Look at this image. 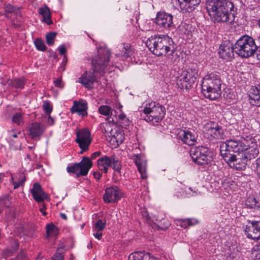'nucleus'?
I'll list each match as a JSON object with an SVG mask.
<instances>
[{
	"label": "nucleus",
	"mask_w": 260,
	"mask_h": 260,
	"mask_svg": "<svg viewBox=\"0 0 260 260\" xmlns=\"http://www.w3.org/2000/svg\"><path fill=\"white\" fill-rule=\"evenodd\" d=\"M46 206L44 204H42L40 205V211L42 213V214L44 216L46 215L47 213L45 212Z\"/></svg>",
	"instance_id": "52"
},
{
	"label": "nucleus",
	"mask_w": 260,
	"mask_h": 260,
	"mask_svg": "<svg viewBox=\"0 0 260 260\" xmlns=\"http://www.w3.org/2000/svg\"><path fill=\"white\" fill-rule=\"evenodd\" d=\"M101 154V152L100 151H96V152H95L94 153H93L92 154H91V158L92 159H94L97 156H100Z\"/></svg>",
	"instance_id": "58"
},
{
	"label": "nucleus",
	"mask_w": 260,
	"mask_h": 260,
	"mask_svg": "<svg viewBox=\"0 0 260 260\" xmlns=\"http://www.w3.org/2000/svg\"><path fill=\"white\" fill-rule=\"evenodd\" d=\"M77 138L76 142L78 144L81 150L80 154L89 149V145L91 142V138L89 131L87 129L78 131L76 133Z\"/></svg>",
	"instance_id": "13"
},
{
	"label": "nucleus",
	"mask_w": 260,
	"mask_h": 260,
	"mask_svg": "<svg viewBox=\"0 0 260 260\" xmlns=\"http://www.w3.org/2000/svg\"><path fill=\"white\" fill-rule=\"evenodd\" d=\"M43 108L44 112L47 114L49 115L50 114V113L51 112L52 110V108L51 106L50 105V103L47 101H45L43 103Z\"/></svg>",
	"instance_id": "45"
},
{
	"label": "nucleus",
	"mask_w": 260,
	"mask_h": 260,
	"mask_svg": "<svg viewBox=\"0 0 260 260\" xmlns=\"http://www.w3.org/2000/svg\"><path fill=\"white\" fill-rule=\"evenodd\" d=\"M39 13L43 17L44 22L49 25L52 24L50 11L47 6L40 8Z\"/></svg>",
	"instance_id": "30"
},
{
	"label": "nucleus",
	"mask_w": 260,
	"mask_h": 260,
	"mask_svg": "<svg viewBox=\"0 0 260 260\" xmlns=\"http://www.w3.org/2000/svg\"><path fill=\"white\" fill-rule=\"evenodd\" d=\"M31 192L34 199L38 203L43 202L44 200L48 199V194L43 191L41 186L38 183L34 184Z\"/></svg>",
	"instance_id": "22"
},
{
	"label": "nucleus",
	"mask_w": 260,
	"mask_h": 260,
	"mask_svg": "<svg viewBox=\"0 0 260 260\" xmlns=\"http://www.w3.org/2000/svg\"><path fill=\"white\" fill-rule=\"evenodd\" d=\"M257 46L251 37L244 35L235 43V52L242 58H249L254 55Z\"/></svg>",
	"instance_id": "5"
},
{
	"label": "nucleus",
	"mask_w": 260,
	"mask_h": 260,
	"mask_svg": "<svg viewBox=\"0 0 260 260\" xmlns=\"http://www.w3.org/2000/svg\"><path fill=\"white\" fill-rule=\"evenodd\" d=\"M233 4L226 0H207L206 9L214 22L231 23L234 20L231 11Z\"/></svg>",
	"instance_id": "2"
},
{
	"label": "nucleus",
	"mask_w": 260,
	"mask_h": 260,
	"mask_svg": "<svg viewBox=\"0 0 260 260\" xmlns=\"http://www.w3.org/2000/svg\"><path fill=\"white\" fill-rule=\"evenodd\" d=\"M34 44L36 48L40 51H44L46 50V47L44 43V42L40 39H37L35 42Z\"/></svg>",
	"instance_id": "40"
},
{
	"label": "nucleus",
	"mask_w": 260,
	"mask_h": 260,
	"mask_svg": "<svg viewBox=\"0 0 260 260\" xmlns=\"http://www.w3.org/2000/svg\"><path fill=\"white\" fill-rule=\"evenodd\" d=\"M204 132L215 139H223L225 137L224 129L218 123L210 121L207 122L204 127Z\"/></svg>",
	"instance_id": "12"
},
{
	"label": "nucleus",
	"mask_w": 260,
	"mask_h": 260,
	"mask_svg": "<svg viewBox=\"0 0 260 260\" xmlns=\"http://www.w3.org/2000/svg\"><path fill=\"white\" fill-rule=\"evenodd\" d=\"M99 112L104 116H113V111L111 107L108 105H101L98 108Z\"/></svg>",
	"instance_id": "36"
},
{
	"label": "nucleus",
	"mask_w": 260,
	"mask_h": 260,
	"mask_svg": "<svg viewBox=\"0 0 260 260\" xmlns=\"http://www.w3.org/2000/svg\"><path fill=\"white\" fill-rule=\"evenodd\" d=\"M60 249H58L57 252L54 254V256L52 257L51 260H63L64 256L62 253L59 252Z\"/></svg>",
	"instance_id": "46"
},
{
	"label": "nucleus",
	"mask_w": 260,
	"mask_h": 260,
	"mask_svg": "<svg viewBox=\"0 0 260 260\" xmlns=\"http://www.w3.org/2000/svg\"><path fill=\"white\" fill-rule=\"evenodd\" d=\"M255 53L257 59L260 61V46H257V49H256Z\"/></svg>",
	"instance_id": "57"
},
{
	"label": "nucleus",
	"mask_w": 260,
	"mask_h": 260,
	"mask_svg": "<svg viewBox=\"0 0 260 260\" xmlns=\"http://www.w3.org/2000/svg\"><path fill=\"white\" fill-rule=\"evenodd\" d=\"M46 232L48 236H56L58 234V229L53 224H49L46 225Z\"/></svg>",
	"instance_id": "39"
},
{
	"label": "nucleus",
	"mask_w": 260,
	"mask_h": 260,
	"mask_svg": "<svg viewBox=\"0 0 260 260\" xmlns=\"http://www.w3.org/2000/svg\"><path fill=\"white\" fill-rule=\"evenodd\" d=\"M186 191L187 193L191 196H197L200 193L197 189H193L190 187L187 190H186Z\"/></svg>",
	"instance_id": "48"
},
{
	"label": "nucleus",
	"mask_w": 260,
	"mask_h": 260,
	"mask_svg": "<svg viewBox=\"0 0 260 260\" xmlns=\"http://www.w3.org/2000/svg\"><path fill=\"white\" fill-rule=\"evenodd\" d=\"M250 103L255 106H260V84L250 89L249 94Z\"/></svg>",
	"instance_id": "27"
},
{
	"label": "nucleus",
	"mask_w": 260,
	"mask_h": 260,
	"mask_svg": "<svg viewBox=\"0 0 260 260\" xmlns=\"http://www.w3.org/2000/svg\"><path fill=\"white\" fill-rule=\"evenodd\" d=\"M165 114L166 109L163 106L155 102H151L146 105L141 117L145 121L154 124L161 120Z\"/></svg>",
	"instance_id": "6"
},
{
	"label": "nucleus",
	"mask_w": 260,
	"mask_h": 260,
	"mask_svg": "<svg viewBox=\"0 0 260 260\" xmlns=\"http://www.w3.org/2000/svg\"><path fill=\"white\" fill-rule=\"evenodd\" d=\"M122 196V191L117 186H112L106 188L103 200L106 203H114L119 201Z\"/></svg>",
	"instance_id": "15"
},
{
	"label": "nucleus",
	"mask_w": 260,
	"mask_h": 260,
	"mask_svg": "<svg viewBox=\"0 0 260 260\" xmlns=\"http://www.w3.org/2000/svg\"><path fill=\"white\" fill-rule=\"evenodd\" d=\"M45 131V127L43 124L35 122L31 124L28 129V135L33 139H39Z\"/></svg>",
	"instance_id": "23"
},
{
	"label": "nucleus",
	"mask_w": 260,
	"mask_h": 260,
	"mask_svg": "<svg viewBox=\"0 0 260 260\" xmlns=\"http://www.w3.org/2000/svg\"><path fill=\"white\" fill-rule=\"evenodd\" d=\"M128 260H158L149 252L136 251L130 254Z\"/></svg>",
	"instance_id": "25"
},
{
	"label": "nucleus",
	"mask_w": 260,
	"mask_h": 260,
	"mask_svg": "<svg viewBox=\"0 0 260 260\" xmlns=\"http://www.w3.org/2000/svg\"><path fill=\"white\" fill-rule=\"evenodd\" d=\"M93 71H86L78 78V82L88 89L93 87L94 83L96 82V78Z\"/></svg>",
	"instance_id": "21"
},
{
	"label": "nucleus",
	"mask_w": 260,
	"mask_h": 260,
	"mask_svg": "<svg viewBox=\"0 0 260 260\" xmlns=\"http://www.w3.org/2000/svg\"><path fill=\"white\" fill-rule=\"evenodd\" d=\"M47 123L49 125H52L54 123V120L50 116V114L48 115V118L47 120Z\"/></svg>",
	"instance_id": "56"
},
{
	"label": "nucleus",
	"mask_w": 260,
	"mask_h": 260,
	"mask_svg": "<svg viewBox=\"0 0 260 260\" xmlns=\"http://www.w3.org/2000/svg\"><path fill=\"white\" fill-rule=\"evenodd\" d=\"M258 177L260 179V169L256 170Z\"/></svg>",
	"instance_id": "62"
},
{
	"label": "nucleus",
	"mask_w": 260,
	"mask_h": 260,
	"mask_svg": "<svg viewBox=\"0 0 260 260\" xmlns=\"http://www.w3.org/2000/svg\"><path fill=\"white\" fill-rule=\"evenodd\" d=\"M245 205L249 208L260 211L259 201L254 196H250L247 198L245 201Z\"/></svg>",
	"instance_id": "29"
},
{
	"label": "nucleus",
	"mask_w": 260,
	"mask_h": 260,
	"mask_svg": "<svg viewBox=\"0 0 260 260\" xmlns=\"http://www.w3.org/2000/svg\"><path fill=\"white\" fill-rule=\"evenodd\" d=\"M60 217H61V218L64 219V220H67V215L64 214V213H61L60 214Z\"/></svg>",
	"instance_id": "60"
},
{
	"label": "nucleus",
	"mask_w": 260,
	"mask_h": 260,
	"mask_svg": "<svg viewBox=\"0 0 260 260\" xmlns=\"http://www.w3.org/2000/svg\"><path fill=\"white\" fill-rule=\"evenodd\" d=\"M54 85L56 87H61V80L60 79H57L54 82Z\"/></svg>",
	"instance_id": "54"
},
{
	"label": "nucleus",
	"mask_w": 260,
	"mask_h": 260,
	"mask_svg": "<svg viewBox=\"0 0 260 260\" xmlns=\"http://www.w3.org/2000/svg\"><path fill=\"white\" fill-rule=\"evenodd\" d=\"M208 148L201 146L192 148L190 150V155L194 162L198 165H209L212 160V157L209 155Z\"/></svg>",
	"instance_id": "10"
},
{
	"label": "nucleus",
	"mask_w": 260,
	"mask_h": 260,
	"mask_svg": "<svg viewBox=\"0 0 260 260\" xmlns=\"http://www.w3.org/2000/svg\"><path fill=\"white\" fill-rule=\"evenodd\" d=\"M92 166V163L89 158L83 157L79 163L68 167L67 171L70 173L76 175L77 177L86 176Z\"/></svg>",
	"instance_id": "11"
},
{
	"label": "nucleus",
	"mask_w": 260,
	"mask_h": 260,
	"mask_svg": "<svg viewBox=\"0 0 260 260\" xmlns=\"http://www.w3.org/2000/svg\"><path fill=\"white\" fill-rule=\"evenodd\" d=\"M17 260H27V256L25 251H20L17 255Z\"/></svg>",
	"instance_id": "47"
},
{
	"label": "nucleus",
	"mask_w": 260,
	"mask_h": 260,
	"mask_svg": "<svg viewBox=\"0 0 260 260\" xmlns=\"http://www.w3.org/2000/svg\"><path fill=\"white\" fill-rule=\"evenodd\" d=\"M189 27V26L188 24H186L185 23L182 24L180 26V30L184 34H188V31L187 30V29Z\"/></svg>",
	"instance_id": "49"
},
{
	"label": "nucleus",
	"mask_w": 260,
	"mask_h": 260,
	"mask_svg": "<svg viewBox=\"0 0 260 260\" xmlns=\"http://www.w3.org/2000/svg\"><path fill=\"white\" fill-rule=\"evenodd\" d=\"M5 10L7 14L14 13L17 15L20 13L19 9L13 7L10 4L7 5L5 7Z\"/></svg>",
	"instance_id": "44"
},
{
	"label": "nucleus",
	"mask_w": 260,
	"mask_h": 260,
	"mask_svg": "<svg viewBox=\"0 0 260 260\" xmlns=\"http://www.w3.org/2000/svg\"><path fill=\"white\" fill-rule=\"evenodd\" d=\"M200 2L201 0H172L175 7L183 13L192 11Z\"/></svg>",
	"instance_id": "17"
},
{
	"label": "nucleus",
	"mask_w": 260,
	"mask_h": 260,
	"mask_svg": "<svg viewBox=\"0 0 260 260\" xmlns=\"http://www.w3.org/2000/svg\"><path fill=\"white\" fill-rule=\"evenodd\" d=\"M110 52L106 48H100L97 55L92 58V67L94 72L101 75L104 74L105 69L109 64Z\"/></svg>",
	"instance_id": "8"
},
{
	"label": "nucleus",
	"mask_w": 260,
	"mask_h": 260,
	"mask_svg": "<svg viewBox=\"0 0 260 260\" xmlns=\"http://www.w3.org/2000/svg\"><path fill=\"white\" fill-rule=\"evenodd\" d=\"M8 84L9 86L13 87L23 88L25 84V81L22 79H16L14 80L10 81L8 82Z\"/></svg>",
	"instance_id": "37"
},
{
	"label": "nucleus",
	"mask_w": 260,
	"mask_h": 260,
	"mask_svg": "<svg viewBox=\"0 0 260 260\" xmlns=\"http://www.w3.org/2000/svg\"><path fill=\"white\" fill-rule=\"evenodd\" d=\"M235 51V44L233 45L229 41L222 43L219 47V54L221 58L230 61L233 58Z\"/></svg>",
	"instance_id": "18"
},
{
	"label": "nucleus",
	"mask_w": 260,
	"mask_h": 260,
	"mask_svg": "<svg viewBox=\"0 0 260 260\" xmlns=\"http://www.w3.org/2000/svg\"><path fill=\"white\" fill-rule=\"evenodd\" d=\"M220 148L221 155L230 167L239 170L245 168L248 159L254 158L259 153L256 139L250 135L227 140Z\"/></svg>",
	"instance_id": "1"
},
{
	"label": "nucleus",
	"mask_w": 260,
	"mask_h": 260,
	"mask_svg": "<svg viewBox=\"0 0 260 260\" xmlns=\"http://www.w3.org/2000/svg\"><path fill=\"white\" fill-rule=\"evenodd\" d=\"M245 234L249 239L255 241L260 240V221L250 222L245 227Z\"/></svg>",
	"instance_id": "16"
},
{
	"label": "nucleus",
	"mask_w": 260,
	"mask_h": 260,
	"mask_svg": "<svg viewBox=\"0 0 260 260\" xmlns=\"http://www.w3.org/2000/svg\"><path fill=\"white\" fill-rule=\"evenodd\" d=\"M0 204L1 206L9 207L10 205V196L5 195L0 197Z\"/></svg>",
	"instance_id": "42"
},
{
	"label": "nucleus",
	"mask_w": 260,
	"mask_h": 260,
	"mask_svg": "<svg viewBox=\"0 0 260 260\" xmlns=\"http://www.w3.org/2000/svg\"><path fill=\"white\" fill-rule=\"evenodd\" d=\"M87 104L84 101L74 102L73 105L71 109V112L72 113H77L78 115L82 116L87 115Z\"/></svg>",
	"instance_id": "24"
},
{
	"label": "nucleus",
	"mask_w": 260,
	"mask_h": 260,
	"mask_svg": "<svg viewBox=\"0 0 260 260\" xmlns=\"http://www.w3.org/2000/svg\"><path fill=\"white\" fill-rule=\"evenodd\" d=\"M110 167H112L116 172L118 173L120 172L121 169V164L119 160L117 159H116L113 156H111Z\"/></svg>",
	"instance_id": "38"
},
{
	"label": "nucleus",
	"mask_w": 260,
	"mask_h": 260,
	"mask_svg": "<svg viewBox=\"0 0 260 260\" xmlns=\"http://www.w3.org/2000/svg\"><path fill=\"white\" fill-rule=\"evenodd\" d=\"M133 54L131 46L128 43H120L116 47L117 56L128 57Z\"/></svg>",
	"instance_id": "26"
},
{
	"label": "nucleus",
	"mask_w": 260,
	"mask_h": 260,
	"mask_svg": "<svg viewBox=\"0 0 260 260\" xmlns=\"http://www.w3.org/2000/svg\"><path fill=\"white\" fill-rule=\"evenodd\" d=\"M93 236L99 240L101 239L102 232L101 231H94Z\"/></svg>",
	"instance_id": "51"
},
{
	"label": "nucleus",
	"mask_w": 260,
	"mask_h": 260,
	"mask_svg": "<svg viewBox=\"0 0 260 260\" xmlns=\"http://www.w3.org/2000/svg\"><path fill=\"white\" fill-rule=\"evenodd\" d=\"M221 80L217 72L208 73L202 81V92L211 100H216L221 96Z\"/></svg>",
	"instance_id": "3"
},
{
	"label": "nucleus",
	"mask_w": 260,
	"mask_h": 260,
	"mask_svg": "<svg viewBox=\"0 0 260 260\" xmlns=\"http://www.w3.org/2000/svg\"><path fill=\"white\" fill-rule=\"evenodd\" d=\"M257 39L260 42V34L257 37Z\"/></svg>",
	"instance_id": "64"
},
{
	"label": "nucleus",
	"mask_w": 260,
	"mask_h": 260,
	"mask_svg": "<svg viewBox=\"0 0 260 260\" xmlns=\"http://www.w3.org/2000/svg\"><path fill=\"white\" fill-rule=\"evenodd\" d=\"M257 249L258 250L259 252L258 253H260V243L257 245Z\"/></svg>",
	"instance_id": "63"
},
{
	"label": "nucleus",
	"mask_w": 260,
	"mask_h": 260,
	"mask_svg": "<svg viewBox=\"0 0 260 260\" xmlns=\"http://www.w3.org/2000/svg\"><path fill=\"white\" fill-rule=\"evenodd\" d=\"M24 113L17 112L12 117V121L17 125H22L24 124Z\"/></svg>",
	"instance_id": "35"
},
{
	"label": "nucleus",
	"mask_w": 260,
	"mask_h": 260,
	"mask_svg": "<svg viewBox=\"0 0 260 260\" xmlns=\"http://www.w3.org/2000/svg\"><path fill=\"white\" fill-rule=\"evenodd\" d=\"M178 136L180 140L188 146H192L196 144L197 140V135L194 131L188 129H180Z\"/></svg>",
	"instance_id": "19"
},
{
	"label": "nucleus",
	"mask_w": 260,
	"mask_h": 260,
	"mask_svg": "<svg viewBox=\"0 0 260 260\" xmlns=\"http://www.w3.org/2000/svg\"><path fill=\"white\" fill-rule=\"evenodd\" d=\"M255 260H260V253H257L255 255Z\"/></svg>",
	"instance_id": "61"
},
{
	"label": "nucleus",
	"mask_w": 260,
	"mask_h": 260,
	"mask_svg": "<svg viewBox=\"0 0 260 260\" xmlns=\"http://www.w3.org/2000/svg\"><path fill=\"white\" fill-rule=\"evenodd\" d=\"M56 36V33L55 32H51L46 34V40L48 45L52 46L54 44V40Z\"/></svg>",
	"instance_id": "41"
},
{
	"label": "nucleus",
	"mask_w": 260,
	"mask_h": 260,
	"mask_svg": "<svg viewBox=\"0 0 260 260\" xmlns=\"http://www.w3.org/2000/svg\"><path fill=\"white\" fill-rule=\"evenodd\" d=\"M105 222H103L101 219H99L95 223L93 226V231L102 232L105 229Z\"/></svg>",
	"instance_id": "43"
},
{
	"label": "nucleus",
	"mask_w": 260,
	"mask_h": 260,
	"mask_svg": "<svg viewBox=\"0 0 260 260\" xmlns=\"http://www.w3.org/2000/svg\"><path fill=\"white\" fill-rule=\"evenodd\" d=\"M101 128L107 139L114 147H118L124 140L123 133L113 124L103 123L101 124Z\"/></svg>",
	"instance_id": "7"
},
{
	"label": "nucleus",
	"mask_w": 260,
	"mask_h": 260,
	"mask_svg": "<svg viewBox=\"0 0 260 260\" xmlns=\"http://www.w3.org/2000/svg\"><path fill=\"white\" fill-rule=\"evenodd\" d=\"M156 221H160V228L162 230H166L168 229L170 225H171V223L169 221L167 218H166L165 216L163 215L162 214H159L156 219Z\"/></svg>",
	"instance_id": "34"
},
{
	"label": "nucleus",
	"mask_w": 260,
	"mask_h": 260,
	"mask_svg": "<svg viewBox=\"0 0 260 260\" xmlns=\"http://www.w3.org/2000/svg\"><path fill=\"white\" fill-rule=\"evenodd\" d=\"M256 170L260 169V156L256 159Z\"/></svg>",
	"instance_id": "59"
},
{
	"label": "nucleus",
	"mask_w": 260,
	"mask_h": 260,
	"mask_svg": "<svg viewBox=\"0 0 260 260\" xmlns=\"http://www.w3.org/2000/svg\"><path fill=\"white\" fill-rule=\"evenodd\" d=\"M131 158L135 162L142 179L147 177V161L145 157L142 154H134L131 156Z\"/></svg>",
	"instance_id": "20"
},
{
	"label": "nucleus",
	"mask_w": 260,
	"mask_h": 260,
	"mask_svg": "<svg viewBox=\"0 0 260 260\" xmlns=\"http://www.w3.org/2000/svg\"><path fill=\"white\" fill-rule=\"evenodd\" d=\"M12 180L14 184V189H17L19 187L24 185L25 181V176L24 173H20L19 177L12 176Z\"/></svg>",
	"instance_id": "32"
},
{
	"label": "nucleus",
	"mask_w": 260,
	"mask_h": 260,
	"mask_svg": "<svg viewBox=\"0 0 260 260\" xmlns=\"http://www.w3.org/2000/svg\"><path fill=\"white\" fill-rule=\"evenodd\" d=\"M19 134H20V132L15 133L14 131H12L10 132V136L11 137V138H16L18 137V135Z\"/></svg>",
	"instance_id": "53"
},
{
	"label": "nucleus",
	"mask_w": 260,
	"mask_h": 260,
	"mask_svg": "<svg viewBox=\"0 0 260 260\" xmlns=\"http://www.w3.org/2000/svg\"><path fill=\"white\" fill-rule=\"evenodd\" d=\"M93 176L96 180H100L102 177V175L100 173L96 172L93 173Z\"/></svg>",
	"instance_id": "55"
},
{
	"label": "nucleus",
	"mask_w": 260,
	"mask_h": 260,
	"mask_svg": "<svg viewBox=\"0 0 260 260\" xmlns=\"http://www.w3.org/2000/svg\"><path fill=\"white\" fill-rule=\"evenodd\" d=\"M175 222L177 226H180L183 228H186L188 226L194 225L198 222L197 220L192 218L176 219Z\"/></svg>",
	"instance_id": "31"
},
{
	"label": "nucleus",
	"mask_w": 260,
	"mask_h": 260,
	"mask_svg": "<svg viewBox=\"0 0 260 260\" xmlns=\"http://www.w3.org/2000/svg\"><path fill=\"white\" fill-rule=\"evenodd\" d=\"M121 107L119 106V113L118 114V112L115 111V115H113V116H115L116 118L118 117L119 122L124 124L125 125H128L129 121L125 114L121 111Z\"/></svg>",
	"instance_id": "33"
},
{
	"label": "nucleus",
	"mask_w": 260,
	"mask_h": 260,
	"mask_svg": "<svg viewBox=\"0 0 260 260\" xmlns=\"http://www.w3.org/2000/svg\"><path fill=\"white\" fill-rule=\"evenodd\" d=\"M111 156L109 157L107 155L99 158L97 160L99 169L102 172L107 173L111 165Z\"/></svg>",
	"instance_id": "28"
},
{
	"label": "nucleus",
	"mask_w": 260,
	"mask_h": 260,
	"mask_svg": "<svg viewBox=\"0 0 260 260\" xmlns=\"http://www.w3.org/2000/svg\"><path fill=\"white\" fill-rule=\"evenodd\" d=\"M146 45L157 56L167 55L175 49L172 39L166 35L151 36L146 41Z\"/></svg>",
	"instance_id": "4"
},
{
	"label": "nucleus",
	"mask_w": 260,
	"mask_h": 260,
	"mask_svg": "<svg viewBox=\"0 0 260 260\" xmlns=\"http://www.w3.org/2000/svg\"><path fill=\"white\" fill-rule=\"evenodd\" d=\"M198 72L192 68L182 71L177 79V85L182 89L190 88L195 83Z\"/></svg>",
	"instance_id": "9"
},
{
	"label": "nucleus",
	"mask_w": 260,
	"mask_h": 260,
	"mask_svg": "<svg viewBox=\"0 0 260 260\" xmlns=\"http://www.w3.org/2000/svg\"><path fill=\"white\" fill-rule=\"evenodd\" d=\"M58 51L60 55H63L66 52V48L63 45H61L58 47Z\"/></svg>",
	"instance_id": "50"
},
{
	"label": "nucleus",
	"mask_w": 260,
	"mask_h": 260,
	"mask_svg": "<svg viewBox=\"0 0 260 260\" xmlns=\"http://www.w3.org/2000/svg\"><path fill=\"white\" fill-rule=\"evenodd\" d=\"M173 16L164 12H158L155 18V23L160 28L170 30L175 27L173 22Z\"/></svg>",
	"instance_id": "14"
}]
</instances>
